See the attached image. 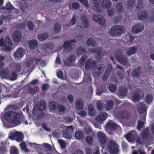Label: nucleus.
Here are the masks:
<instances>
[{"label":"nucleus","mask_w":154,"mask_h":154,"mask_svg":"<svg viewBox=\"0 0 154 154\" xmlns=\"http://www.w3.org/2000/svg\"><path fill=\"white\" fill-rule=\"evenodd\" d=\"M21 66L19 64L16 65L15 66V71L17 72H18L21 70Z\"/></svg>","instance_id":"obj_64"},{"label":"nucleus","mask_w":154,"mask_h":154,"mask_svg":"<svg viewBox=\"0 0 154 154\" xmlns=\"http://www.w3.org/2000/svg\"><path fill=\"white\" fill-rule=\"evenodd\" d=\"M22 34L20 32L16 30L14 31L12 38L14 42L15 43L19 42L21 39Z\"/></svg>","instance_id":"obj_18"},{"label":"nucleus","mask_w":154,"mask_h":154,"mask_svg":"<svg viewBox=\"0 0 154 154\" xmlns=\"http://www.w3.org/2000/svg\"><path fill=\"white\" fill-rule=\"evenodd\" d=\"M138 112L140 113L146 112V105L143 102H141L138 104Z\"/></svg>","instance_id":"obj_23"},{"label":"nucleus","mask_w":154,"mask_h":154,"mask_svg":"<svg viewBox=\"0 0 154 154\" xmlns=\"http://www.w3.org/2000/svg\"><path fill=\"white\" fill-rule=\"evenodd\" d=\"M43 145L44 147L48 150L50 151L52 150V147L50 145L47 143H45L43 144Z\"/></svg>","instance_id":"obj_62"},{"label":"nucleus","mask_w":154,"mask_h":154,"mask_svg":"<svg viewBox=\"0 0 154 154\" xmlns=\"http://www.w3.org/2000/svg\"><path fill=\"white\" fill-rule=\"evenodd\" d=\"M117 87L116 85L110 84H109L107 88L110 92H113L116 90Z\"/></svg>","instance_id":"obj_37"},{"label":"nucleus","mask_w":154,"mask_h":154,"mask_svg":"<svg viewBox=\"0 0 154 154\" xmlns=\"http://www.w3.org/2000/svg\"><path fill=\"white\" fill-rule=\"evenodd\" d=\"M83 104L82 102L77 100L75 103V107L76 109L78 110L82 109L83 108Z\"/></svg>","instance_id":"obj_35"},{"label":"nucleus","mask_w":154,"mask_h":154,"mask_svg":"<svg viewBox=\"0 0 154 154\" xmlns=\"http://www.w3.org/2000/svg\"><path fill=\"white\" fill-rule=\"evenodd\" d=\"M57 103L55 101H51L49 103L50 108L52 110L56 109L57 108Z\"/></svg>","instance_id":"obj_40"},{"label":"nucleus","mask_w":154,"mask_h":154,"mask_svg":"<svg viewBox=\"0 0 154 154\" xmlns=\"http://www.w3.org/2000/svg\"><path fill=\"white\" fill-rule=\"evenodd\" d=\"M152 136L148 128H146L144 129L141 132L142 139L144 141L147 140L149 137Z\"/></svg>","instance_id":"obj_15"},{"label":"nucleus","mask_w":154,"mask_h":154,"mask_svg":"<svg viewBox=\"0 0 154 154\" xmlns=\"http://www.w3.org/2000/svg\"><path fill=\"white\" fill-rule=\"evenodd\" d=\"M7 143L1 142L0 144V154H4L8 151L7 148Z\"/></svg>","instance_id":"obj_22"},{"label":"nucleus","mask_w":154,"mask_h":154,"mask_svg":"<svg viewBox=\"0 0 154 154\" xmlns=\"http://www.w3.org/2000/svg\"><path fill=\"white\" fill-rule=\"evenodd\" d=\"M72 7L74 9H77L80 8V5L77 2H73L72 4Z\"/></svg>","instance_id":"obj_52"},{"label":"nucleus","mask_w":154,"mask_h":154,"mask_svg":"<svg viewBox=\"0 0 154 154\" xmlns=\"http://www.w3.org/2000/svg\"><path fill=\"white\" fill-rule=\"evenodd\" d=\"M107 115V114L105 112H101L96 118V119L98 122L103 121L106 119Z\"/></svg>","instance_id":"obj_26"},{"label":"nucleus","mask_w":154,"mask_h":154,"mask_svg":"<svg viewBox=\"0 0 154 154\" xmlns=\"http://www.w3.org/2000/svg\"><path fill=\"white\" fill-rule=\"evenodd\" d=\"M88 57L86 55L83 56L80 59V62L81 64H83L87 59Z\"/></svg>","instance_id":"obj_55"},{"label":"nucleus","mask_w":154,"mask_h":154,"mask_svg":"<svg viewBox=\"0 0 154 154\" xmlns=\"http://www.w3.org/2000/svg\"><path fill=\"white\" fill-rule=\"evenodd\" d=\"M5 44L9 45H12L13 43L11 39L8 36H6L4 38L0 39V46L2 47L5 45Z\"/></svg>","instance_id":"obj_8"},{"label":"nucleus","mask_w":154,"mask_h":154,"mask_svg":"<svg viewBox=\"0 0 154 154\" xmlns=\"http://www.w3.org/2000/svg\"><path fill=\"white\" fill-rule=\"evenodd\" d=\"M9 137L11 140H15L17 142H20L23 140V135L21 132L16 131L9 134Z\"/></svg>","instance_id":"obj_4"},{"label":"nucleus","mask_w":154,"mask_h":154,"mask_svg":"<svg viewBox=\"0 0 154 154\" xmlns=\"http://www.w3.org/2000/svg\"><path fill=\"white\" fill-rule=\"evenodd\" d=\"M142 2H140L138 0L137 5V9L138 10H141L142 8Z\"/></svg>","instance_id":"obj_60"},{"label":"nucleus","mask_w":154,"mask_h":154,"mask_svg":"<svg viewBox=\"0 0 154 154\" xmlns=\"http://www.w3.org/2000/svg\"><path fill=\"white\" fill-rule=\"evenodd\" d=\"M79 115H80L82 117H84L87 115L86 112L84 111H81L78 113Z\"/></svg>","instance_id":"obj_63"},{"label":"nucleus","mask_w":154,"mask_h":154,"mask_svg":"<svg viewBox=\"0 0 154 154\" xmlns=\"http://www.w3.org/2000/svg\"><path fill=\"white\" fill-rule=\"evenodd\" d=\"M80 2L84 5L87 8H89V6L87 0H80Z\"/></svg>","instance_id":"obj_57"},{"label":"nucleus","mask_w":154,"mask_h":154,"mask_svg":"<svg viewBox=\"0 0 154 154\" xmlns=\"http://www.w3.org/2000/svg\"><path fill=\"white\" fill-rule=\"evenodd\" d=\"M76 51L78 56L81 55L86 52L85 48L83 47L78 48L76 50Z\"/></svg>","instance_id":"obj_39"},{"label":"nucleus","mask_w":154,"mask_h":154,"mask_svg":"<svg viewBox=\"0 0 154 154\" xmlns=\"http://www.w3.org/2000/svg\"><path fill=\"white\" fill-rule=\"evenodd\" d=\"M4 117L8 122L15 125L16 126L20 124L21 122L24 120V117L22 112L8 111L5 113Z\"/></svg>","instance_id":"obj_1"},{"label":"nucleus","mask_w":154,"mask_h":154,"mask_svg":"<svg viewBox=\"0 0 154 154\" xmlns=\"http://www.w3.org/2000/svg\"><path fill=\"white\" fill-rule=\"evenodd\" d=\"M137 136V132L134 131H132L126 135V138L129 142H133L135 140Z\"/></svg>","instance_id":"obj_14"},{"label":"nucleus","mask_w":154,"mask_h":154,"mask_svg":"<svg viewBox=\"0 0 154 154\" xmlns=\"http://www.w3.org/2000/svg\"><path fill=\"white\" fill-rule=\"evenodd\" d=\"M102 50V48L101 47L98 48L97 49H96L95 53L96 54L97 56L100 57V59H101L102 56L101 55V52Z\"/></svg>","instance_id":"obj_47"},{"label":"nucleus","mask_w":154,"mask_h":154,"mask_svg":"<svg viewBox=\"0 0 154 154\" xmlns=\"http://www.w3.org/2000/svg\"><path fill=\"white\" fill-rule=\"evenodd\" d=\"M28 44L30 49H34L36 48L38 46V44L37 40H30L28 42Z\"/></svg>","instance_id":"obj_28"},{"label":"nucleus","mask_w":154,"mask_h":154,"mask_svg":"<svg viewBox=\"0 0 154 154\" xmlns=\"http://www.w3.org/2000/svg\"><path fill=\"white\" fill-rule=\"evenodd\" d=\"M141 95L137 92H135L133 96V99L135 101L139 100H140Z\"/></svg>","instance_id":"obj_43"},{"label":"nucleus","mask_w":154,"mask_h":154,"mask_svg":"<svg viewBox=\"0 0 154 154\" xmlns=\"http://www.w3.org/2000/svg\"><path fill=\"white\" fill-rule=\"evenodd\" d=\"M135 0H128L127 6L129 7H131L133 5Z\"/></svg>","instance_id":"obj_53"},{"label":"nucleus","mask_w":154,"mask_h":154,"mask_svg":"<svg viewBox=\"0 0 154 154\" xmlns=\"http://www.w3.org/2000/svg\"><path fill=\"white\" fill-rule=\"evenodd\" d=\"M10 152L11 154H19L18 149L14 146L11 148Z\"/></svg>","instance_id":"obj_45"},{"label":"nucleus","mask_w":154,"mask_h":154,"mask_svg":"<svg viewBox=\"0 0 154 154\" xmlns=\"http://www.w3.org/2000/svg\"><path fill=\"white\" fill-rule=\"evenodd\" d=\"M114 102L112 100H108L104 104V107L107 110H112L113 107Z\"/></svg>","instance_id":"obj_24"},{"label":"nucleus","mask_w":154,"mask_h":154,"mask_svg":"<svg viewBox=\"0 0 154 154\" xmlns=\"http://www.w3.org/2000/svg\"><path fill=\"white\" fill-rule=\"evenodd\" d=\"M106 127L107 129L111 131H115L119 127L118 125L111 120L106 123Z\"/></svg>","instance_id":"obj_12"},{"label":"nucleus","mask_w":154,"mask_h":154,"mask_svg":"<svg viewBox=\"0 0 154 154\" xmlns=\"http://www.w3.org/2000/svg\"><path fill=\"white\" fill-rule=\"evenodd\" d=\"M77 20L76 17L75 15H73L70 21V24L71 25H74L76 23Z\"/></svg>","instance_id":"obj_54"},{"label":"nucleus","mask_w":154,"mask_h":154,"mask_svg":"<svg viewBox=\"0 0 154 154\" xmlns=\"http://www.w3.org/2000/svg\"><path fill=\"white\" fill-rule=\"evenodd\" d=\"M144 127V123L141 121H139L137 124V128L140 130L142 128Z\"/></svg>","instance_id":"obj_51"},{"label":"nucleus","mask_w":154,"mask_h":154,"mask_svg":"<svg viewBox=\"0 0 154 154\" xmlns=\"http://www.w3.org/2000/svg\"><path fill=\"white\" fill-rule=\"evenodd\" d=\"M129 113L128 112L125 110H124L122 112H119L117 114L118 118L121 119H127L129 117Z\"/></svg>","instance_id":"obj_21"},{"label":"nucleus","mask_w":154,"mask_h":154,"mask_svg":"<svg viewBox=\"0 0 154 154\" xmlns=\"http://www.w3.org/2000/svg\"><path fill=\"white\" fill-rule=\"evenodd\" d=\"M58 142L59 143L61 148L64 149L66 148V143L61 139L58 140Z\"/></svg>","instance_id":"obj_49"},{"label":"nucleus","mask_w":154,"mask_h":154,"mask_svg":"<svg viewBox=\"0 0 154 154\" xmlns=\"http://www.w3.org/2000/svg\"><path fill=\"white\" fill-rule=\"evenodd\" d=\"M108 149L111 154H117L119 151L118 146L116 143L113 141H110L108 144Z\"/></svg>","instance_id":"obj_6"},{"label":"nucleus","mask_w":154,"mask_h":154,"mask_svg":"<svg viewBox=\"0 0 154 154\" xmlns=\"http://www.w3.org/2000/svg\"><path fill=\"white\" fill-rule=\"evenodd\" d=\"M148 14L146 11H143L138 15L139 19L143 20L148 17Z\"/></svg>","instance_id":"obj_29"},{"label":"nucleus","mask_w":154,"mask_h":154,"mask_svg":"<svg viewBox=\"0 0 154 154\" xmlns=\"http://www.w3.org/2000/svg\"><path fill=\"white\" fill-rule=\"evenodd\" d=\"M122 51L120 49H117L115 52L116 59L120 63L124 65H126L128 61V58L126 56L122 54Z\"/></svg>","instance_id":"obj_2"},{"label":"nucleus","mask_w":154,"mask_h":154,"mask_svg":"<svg viewBox=\"0 0 154 154\" xmlns=\"http://www.w3.org/2000/svg\"><path fill=\"white\" fill-rule=\"evenodd\" d=\"M109 74H108L107 72H105V74L102 76V80L103 81H106L109 78Z\"/></svg>","instance_id":"obj_58"},{"label":"nucleus","mask_w":154,"mask_h":154,"mask_svg":"<svg viewBox=\"0 0 154 154\" xmlns=\"http://www.w3.org/2000/svg\"><path fill=\"white\" fill-rule=\"evenodd\" d=\"M37 37L39 40L41 41H43L48 38V35L46 33H43L38 35Z\"/></svg>","instance_id":"obj_30"},{"label":"nucleus","mask_w":154,"mask_h":154,"mask_svg":"<svg viewBox=\"0 0 154 154\" xmlns=\"http://www.w3.org/2000/svg\"><path fill=\"white\" fill-rule=\"evenodd\" d=\"M86 142L90 145L92 144L93 142V139L92 137L90 136H87L86 137Z\"/></svg>","instance_id":"obj_48"},{"label":"nucleus","mask_w":154,"mask_h":154,"mask_svg":"<svg viewBox=\"0 0 154 154\" xmlns=\"http://www.w3.org/2000/svg\"><path fill=\"white\" fill-rule=\"evenodd\" d=\"M75 134V137L78 139H82L84 137V134L82 131H76Z\"/></svg>","instance_id":"obj_33"},{"label":"nucleus","mask_w":154,"mask_h":154,"mask_svg":"<svg viewBox=\"0 0 154 154\" xmlns=\"http://www.w3.org/2000/svg\"><path fill=\"white\" fill-rule=\"evenodd\" d=\"M97 136L101 147H103L106 144L107 140L105 135L101 131L97 133Z\"/></svg>","instance_id":"obj_7"},{"label":"nucleus","mask_w":154,"mask_h":154,"mask_svg":"<svg viewBox=\"0 0 154 154\" xmlns=\"http://www.w3.org/2000/svg\"><path fill=\"white\" fill-rule=\"evenodd\" d=\"M142 68L141 66L138 67L137 69L133 70L131 72L133 77L138 78L140 77L142 73Z\"/></svg>","instance_id":"obj_19"},{"label":"nucleus","mask_w":154,"mask_h":154,"mask_svg":"<svg viewBox=\"0 0 154 154\" xmlns=\"http://www.w3.org/2000/svg\"><path fill=\"white\" fill-rule=\"evenodd\" d=\"M84 81L86 82H91L92 81V79L89 75L86 76V75H85L84 79Z\"/></svg>","instance_id":"obj_59"},{"label":"nucleus","mask_w":154,"mask_h":154,"mask_svg":"<svg viewBox=\"0 0 154 154\" xmlns=\"http://www.w3.org/2000/svg\"><path fill=\"white\" fill-rule=\"evenodd\" d=\"M96 65V62L95 60L91 61V59H88L86 62L85 65V69L86 70H89L91 68L95 67Z\"/></svg>","instance_id":"obj_16"},{"label":"nucleus","mask_w":154,"mask_h":154,"mask_svg":"<svg viewBox=\"0 0 154 154\" xmlns=\"http://www.w3.org/2000/svg\"><path fill=\"white\" fill-rule=\"evenodd\" d=\"M137 50L136 47H133L130 48L126 52V54L128 56H130L134 54Z\"/></svg>","instance_id":"obj_32"},{"label":"nucleus","mask_w":154,"mask_h":154,"mask_svg":"<svg viewBox=\"0 0 154 154\" xmlns=\"http://www.w3.org/2000/svg\"><path fill=\"white\" fill-rule=\"evenodd\" d=\"M102 7L104 8H109L111 6L112 4L110 0H103L101 2Z\"/></svg>","instance_id":"obj_25"},{"label":"nucleus","mask_w":154,"mask_h":154,"mask_svg":"<svg viewBox=\"0 0 154 154\" xmlns=\"http://www.w3.org/2000/svg\"><path fill=\"white\" fill-rule=\"evenodd\" d=\"M116 11L119 14L122 13L124 9L122 4L120 2H118L116 5Z\"/></svg>","instance_id":"obj_34"},{"label":"nucleus","mask_w":154,"mask_h":154,"mask_svg":"<svg viewBox=\"0 0 154 154\" xmlns=\"http://www.w3.org/2000/svg\"><path fill=\"white\" fill-rule=\"evenodd\" d=\"M20 145L22 149L24 150H27V149L26 148V144L24 141H23L21 143H20Z\"/></svg>","instance_id":"obj_61"},{"label":"nucleus","mask_w":154,"mask_h":154,"mask_svg":"<svg viewBox=\"0 0 154 154\" xmlns=\"http://www.w3.org/2000/svg\"><path fill=\"white\" fill-rule=\"evenodd\" d=\"M46 104L43 101H39L37 104L36 108L38 110L42 111L43 110L45 107Z\"/></svg>","instance_id":"obj_27"},{"label":"nucleus","mask_w":154,"mask_h":154,"mask_svg":"<svg viewBox=\"0 0 154 154\" xmlns=\"http://www.w3.org/2000/svg\"><path fill=\"white\" fill-rule=\"evenodd\" d=\"M57 107L58 111L60 112H64L66 110L65 107L62 105H57Z\"/></svg>","instance_id":"obj_56"},{"label":"nucleus","mask_w":154,"mask_h":154,"mask_svg":"<svg viewBox=\"0 0 154 154\" xmlns=\"http://www.w3.org/2000/svg\"><path fill=\"white\" fill-rule=\"evenodd\" d=\"M13 8V6L9 2L7 4L5 7H3L2 9L9 10H11Z\"/></svg>","instance_id":"obj_44"},{"label":"nucleus","mask_w":154,"mask_h":154,"mask_svg":"<svg viewBox=\"0 0 154 154\" xmlns=\"http://www.w3.org/2000/svg\"><path fill=\"white\" fill-rule=\"evenodd\" d=\"M119 94L122 96H125L127 94V91L125 88H122L120 89L119 91Z\"/></svg>","instance_id":"obj_42"},{"label":"nucleus","mask_w":154,"mask_h":154,"mask_svg":"<svg viewBox=\"0 0 154 154\" xmlns=\"http://www.w3.org/2000/svg\"><path fill=\"white\" fill-rule=\"evenodd\" d=\"M76 59L75 56L74 54H70L68 58L64 61V63L65 66H70L74 62Z\"/></svg>","instance_id":"obj_13"},{"label":"nucleus","mask_w":154,"mask_h":154,"mask_svg":"<svg viewBox=\"0 0 154 154\" xmlns=\"http://www.w3.org/2000/svg\"><path fill=\"white\" fill-rule=\"evenodd\" d=\"M86 43L88 46L94 47L96 44V42L93 38H89L86 41Z\"/></svg>","instance_id":"obj_31"},{"label":"nucleus","mask_w":154,"mask_h":154,"mask_svg":"<svg viewBox=\"0 0 154 154\" xmlns=\"http://www.w3.org/2000/svg\"><path fill=\"white\" fill-rule=\"evenodd\" d=\"M61 27L60 25L58 23H55L54 25V30L55 32L58 33L61 31Z\"/></svg>","instance_id":"obj_41"},{"label":"nucleus","mask_w":154,"mask_h":154,"mask_svg":"<svg viewBox=\"0 0 154 154\" xmlns=\"http://www.w3.org/2000/svg\"><path fill=\"white\" fill-rule=\"evenodd\" d=\"M81 20L83 26V28L84 29L88 28L89 26V23L87 16L86 15H82L81 17Z\"/></svg>","instance_id":"obj_20"},{"label":"nucleus","mask_w":154,"mask_h":154,"mask_svg":"<svg viewBox=\"0 0 154 154\" xmlns=\"http://www.w3.org/2000/svg\"><path fill=\"white\" fill-rule=\"evenodd\" d=\"M143 29L144 26L143 24L138 23L133 26L132 28L131 31L133 33L137 34L142 31Z\"/></svg>","instance_id":"obj_9"},{"label":"nucleus","mask_w":154,"mask_h":154,"mask_svg":"<svg viewBox=\"0 0 154 154\" xmlns=\"http://www.w3.org/2000/svg\"><path fill=\"white\" fill-rule=\"evenodd\" d=\"M72 43H75V39H70L69 41H65L64 43L63 47L64 51L67 54L71 52L73 49V47L71 44Z\"/></svg>","instance_id":"obj_5"},{"label":"nucleus","mask_w":154,"mask_h":154,"mask_svg":"<svg viewBox=\"0 0 154 154\" xmlns=\"http://www.w3.org/2000/svg\"><path fill=\"white\" fill-rule=\"evenodd\" d=\"M92 18L94 21L97 22L100 25H104L105 22L104 18L102 16L98 14H94Z\"/></svg>","instance_id":"obj_11"},{"label":"nucleus","mask_w":154,"mask_h":154,"mask_svg":"<svg viewBox=\"0 0 154 154\" xmlns=\"http://www.w3.org/2000/svg\"><path fill=\"white\" fill-rule=\"evenodd\" d=\"M27 27L29 29L32 30L34 28L33 23L31 21H29L27 23Z\"/></svg>","instance_id":"obj_50"},{"label":"nucleus","mask_w":154,"mask_h":154,"mask_svg":"<svg viewBox=\"0 0 154 154\" xmlns=\"http://www.w3.org/2000/svg\"><path fill=\"white\" fill-rule=\"evenodd\" d=\"M43 46L44 48L52 50L54 48V44L53 43L50 42L48 44H44L43 45Z\"/></svg>","instance_id":"obj_38"},{"label":"nucleus","mask_w":154,"mask_h":154,"mask_svg":"<svg viewBox=\"0 0 154 154\" xmlns=\"http://www.w3.org/2000/svg\"><path fill=\"white\" fill-rule=\"evenodd\" d=\"M97 71L93 72V75L96 77H98L104 71L105 65L104 64H101L97 66Z\"/></svg>","instance_id":"obj_10"},{"label":"nucleus","mask_w":154,"mask_h":154,"mask_svg":"<svg viewBox=\"0 0 154 154\" xmlns=\"http://www.w3.org/2000/svg\"><path fill=\"white\" fill-rule=\"evenodd\" d=\"M25 53V50L21 48H18L14 54V57L16 58H19L23 57Z\"/></svg>","instance_id":"obj_17"},{"label":"nucleus","mask_w":154,"mask_h":154,"mask_svg":"<svg viewBox=\"0 0 154 154\" xmlns=\"http://www.w3.org/2000/svg\"><path fill=\"white\" fill-rule=\"evenodd\" d=\"M123 26L118 25H115L111 28L109 34L112 36H119L123 33Z\"/></svg>","instance_id":"obj_3"},{"label":"nucleus","mask_w":154,"mask_h":154,"mask_svg":"<svg viewBox=\"0 0 154 154\" xmlns=\"http://www.w3.org/2000/svg\"><path fill=\"white\" fill-rule=\"evenodd\" d=\"M101 100H100L97 102V106L99 111L102 110L103 108V106Z\"/></svg>","instance_id":"obj_46"},{"label":"nucleus","mask_w":154,"mask_h":154,"mask_svg":"<svg viewBox=\"0 0 154 154\" xmlns=\"http://www.w3.org/2000/svg\"><path fill=\"white\" fill-rule=\"evenodd\" d=\"M152 99V95L151 94H148L145 97V101L147 104H149L151 102Z\"/></svg>","instance_id":"obj_36"}]
</instances>
